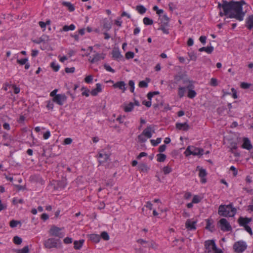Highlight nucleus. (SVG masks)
<instances>
[{
    "label": "nucleus",
    "mask_w": 253,
    "mask_h": 253,
    "mask_svg": "<svg viewBox=\"0 0 253 253\" xmlns=\"http://www.w3.org/2000/svg\"><path fill=\"white\" fill-rule=\"evenodd\" d=\"M246 4L244 0L240 1H227L226 0H222V2H218L217 7L219 9H222L223 13L220 11L219 15L228 16L230 18H235L241 21L243 20L245 15L243 11V5Z\"/></svg>",
    "instance_id": "1"
},
{
    "label": "nucleus",
    "mask_w": 253,
    "mask_h": 253,
    "mask_svg": "<svg viewBox=\"0 0 253 253\" xmlns=\"http://www.w3.org/2000/svg\"><path fill=\"white\" fill-rule=\"evenodd\" d=\"M236 213V209L232 207V204L228 205H221L218 208V213L220 216L233 217Z\"/></svg>",
    "instance_id": "2"
},
{
    "label": "nucleus",
    "mask_w": 253,
    "mask_h": 253,
    "mask_svg": "<svg viewBox=\"0 0 253 253\" xmlns=\"http://www.w3.org/2000/svg\"><path fill=\"white\" fill-rule=\"evenodd\" d=\"M152 133H155L154 126H148L144 129L143 132L138 137V141L140 143H144L147 141V138L152 137Z\"/></svg>",
    "instance_id": "3"
},
{
    "label": "nucleus",
    "mask_w": 253,
    "mask_h": 253,
    "mask_svg": "<svg viewBox=\"0 0 253 253\" xmlns=\"http://www.w3.org/2000/svg\"><path fill=\"white\" fill-rule=\"evenodd\" d=\"M205 253H222L220 249L217 248L213 240H208L205 242Z\"/></svg>",
    "instance_id": "4"
},
{
    "label": "nucleus",
    "mask_w": 253,
    "mask_h": 253,
    "mask_svg": "<svg viewBox=\"0 0 253 253\" xmlns=\"http://www.w3.org/2000/svg\"><path fill=\"white\" fill-rule=\"evenodd\" d=\"M44 246L45 248H60L61 247V242L60 239L54 238H49L44 241Z\"/></svg>",
    "instance_id": "5"
},
{
    "label": "nucleus",
    "mask_w": 253,
    "mask_h": 253,
    "mask_svg": "<svg viewBox=\"0 0 253 253\" xmlns=\"http://www.w3.org/2000/svg\"><path fill=\"white\" fill-rule=\"evenodd\" d=\"M204 150L196 148L193 146H189L186 149L184 154L186 156L190 155L194 156H202L203 155Z\"/></svg>",
    "instance_id": "6"
},
{
    "label": "nucleus",
    "mask_w": 253,
    "mask_h": 253,
    "mask_svg": "<svg viewBox=\"0 0 253 253\" xmlns=\"http://www.w3.org/2000/svg\"><path fill=\"white\" fill-rule=\"evenodd\" d=\"M247 245L246 242L243 241L235 242L233 245V249L237 253H243L247 249Z\"/></svg>",
    "instance_id": "7"
},
{
    "label": "nucleus",
    "mask_w": 253,
    "mask_h": 253,
    "mask_svg": "<svg viewBox=\"0 0 253 253\" xmlns=\"http://www.w3.org/2000/svg\"><path fill=\"white\" fill-rule=\"evenodd\" d=\"M61 228L58 227L55 225L51 226L48 232L50 236H55L59 238H62L64 234L61 232Z\"/></svg>",
    "instance_id": "8"
},
{
    "label": "nucleus",
    "mask_w": 253,
    "mask_h": 253,
    "mask_svg": "<svg viewBox=\"0 0 253 253\" xmlns=\"http://www.w3.org/2000/svg\"><path fill=\"white\" fill-rule=\"evenodd\" d=\"M67 100V96L64 94H58L53 98V102H54L59 105H63Z\"/></svg>",
    "instance_id": "9"
},
{
    "label": "nucleus",
    "mask_w": 253,
    "mask_h": 253,
    "mask_svg": "<svg viewBox=\"0 0 253 253\" xmlns=\"http://www.w3.org/2000/svg\"><path fill=\"white\" fill-rule=\"evenodd\" d=\"M220 229L223 231H229L232 229L231 226L225 218H221L219 220Z\"/></svg>",
    "instance_id": "10"
},
{
    "label": "nucleus",
    "mask_w": 253,
    "mask_h": 253,
    "mask_svg": "<svg viewBox=\"0 0 253 253\" xmlns=\"http://www.w3.org/2000/svg\"><path fill=\"white\" fill-rule=\"evenodd\" d=\"M101 24L103 29H104L106 32L109 31L112 28V22L110 21L107 18L103 19L101 21Z\"/></svg>",
    "instance_id": "11"
},
{
    "label": "nucleus",
    "mask_w": 253,
    "mask_h": 253,
    "mask_svg": "<svg viewBox=\"0 0 253 253\" xmlns=\"http://www.w3.org/2000/svg\"><path fill=\"white\" fill-rule=\"evenodd\" d=\"M104 57L105 54L102 53H95L92 54V57L90 56V60L91 62H97L101 61L102 59H103Z\"/></svg>",
    "instance_id": "12"
},
{
    "label": "nucleus",
    "mask_w": 253,
    "mask_h": 253,
    "mask_svg": "<svg viewBox=\"0 0 253 253\" xmlns=\"http://www.w3.org/2000/svg\"><path fill=\"white\" fill-rule=\"evenodd\" d=\"M194 86L192 84H188L186 86V88L188 89L187 96L190 98H193L196 95V92L193 89Z\"/></svg>",
    "instance_id": "13"
},
{
    "label": "nucleus",
    "mask_w": 253,
    "mask_h": 253,
    "mask_svg": "<svg viewBox=\"0 0 253 253\" xmlns=\"http://www.w3.org/2000/svg\"><path fill=\"white\" fill-rule=\"evenodd\" d=\"M252 220V219L248 217H240L238 220V221L240 226H248L247 224L250 223Z\"/></svg>",
    "instance_id": "14"
},
{
    "label": "nucleus",
    "mask_w": 253,
    "mask_h": 253,
    "mask_svg": "<svg viewBox=\"0 0 253 253\" xmlns=\"http://www.w3.org/2000/svg\"><path fill=\"white\" fill-rule=\"evenodd\" d=\"M197 169H199V176L201 178V182L202 183H205L206 182V179L205 178L207 175V172L205 169L200 168L199 166L197 167Z\"/></svg>",
    "instance_id": "15"
},
{
    "label": "nucleus",
    "mask_w": 253,
    "mask_h": 253,
    "mask_svg": "<svg viewBox=\"0 0 253 253\" xmlns=\"http://www.w3.org/2000/svg\"><path fill=\"white\" fill-rule=\"evenodd\" d=\"M113 58L116 60L117 61H121L124 59V57L121 55V52L119 50H114L112 52Z\"/></svg>",
    "instance_id": "16"
},
{
    "label": "nucleus",
    "mask_w": 253,
    "mask_h": 253,
    "mask_svg": "<svg viewBox=\"0 0 253 253\" xmlns=\"http://www.w3.org/2000/svg\"><path fill=\"white\" fill-rule=\"evenodd\" d=\"M98 158L100 159L98 162L100 164H101L109 159V156L103 151L99 154Z\"/></svg>",
    "instance_id": "17"
},
{
    "label": "nucleus",
    "mask_w": 253,
    "mask_h": 253,
    "mask_svg": "<svg viewBox=\"0 0 253 253\" xmlns=\"http://www.w3.org/2000/svg\"><path fill=\"white\" fill-rule=\"evenodd\" d=\"M176 128L179 130H183L184 131H187L189 129V126L187 123V122H185L184 123H177L176 124Z\"/></svg>",
    "instance_id": "18"
},
{
    "label": "nucleus",
    "mask_w": 253,
    "mask_h": 253,
    "mask_svg": "<svg viewBox=\"0 0 253 253\" xmlns=\"http://www.w3.org/2000/svg\"><path fill=\"white\" fill-rule=\"evenodd\" d=\"M246 26L249 30L253 29V15H250L247 19Z\"/></svg>",
    "instance_id": "19"
},
{
    "label": "nucleus",
    "mask_w": 253,
    "mask_h": 253,
    "mask_svg": "<svg viewBox=\"0 0 253 253\" xmlns=\"http://www.w3.org/2000/svg\"><path fill=\"white\" fill-rule=\"evenodd\" d=\"M196 222V221L191 222L190 219H187L185 223V227L191 230H195L196 229L195 226Z\"/></svg>",
    "instance_id": "20"
},
{
    "label": "nucleus",
    "mask_w": 253,
    "mask_h": 253,
    "mask_svg": "<svg viewBox=\"0 0 253 253\" xmlns=\"http://www.w3.org/2000/svg\"><path fill=\"white\" fill-rule=\"evenodd\" d=\"M242 147L247 150H250L252 148V145L250 140L248 138H244L243 139Z\"/></svg>",
    "instance_id": "21"
},
{
    "label": "nucleus",
    "mask_w": 253,
    "mask_h": 253,
    "mask_svg": "<svg viewBox=\"0 0 253 253\" xmlns=\"http://www.w3.org/2000/svg\"><path fill=\"white\" fill-rule=\"evenodd\" d=\"M126 84L124 81H120L114 84L113 87L114 88H118L124 91L126 89Z\"/></svg>",
    "instance_id": "22"
},
{
    "label": "nucleus",
    "mask_w": 253,
    "mask_h": 253,
    "mask_svg": "<svg viewBox=\"0 0 253 253\" xmlns=\"http://www.w3.org/2000/svg\"><path fill=\"white\" fill-rule=\"evenodd\" d=\"M96 88L93 89L90 92V93L92 96H96L98 94V92H100L102 91L101 84H96Z\"/></svg>",
    "instance_id": "23"
},
{
    "label": "nucleus",
    "mask_w": 253,
    "mask_h": 253,
    "mask_svg": "<svg viewBox=\"0 0 253 253\" xmlns=\"http://www.w3.org/2000/svg\"><path fill=\"white\" fill-rule=\"evenodd\" d=\"M18 56L19 55L18 54H15L13 58L11 59L12 61H13V60H16V62L17 63H26V62L28 61L27 58L19 59L18 58Z\"/></svg>",
    "instance_id": "24"
},
{
    "label": "nucleus",
    "mask_w": 253,
    "mask_h": 253,
    "mask_svg": "<svg viewBox=\"0 0 253 253\" xmlns=\"http://www.w3.org/2000/svg\"><path fill=\"white\" fill-rule=\"evenodd\" d=\"M138 169L143 172H147L149 170V168L146 164L141 163L138 165Z\"/></svg>",
    "instance_id": "25"
},
{
    "label": "nucleus",
    "mask_w": 253,
    "mask_h": 253,
    "mask_svg": "<svg viewBox=\"0 0 253 253\" xmlns=\"http://www.w3.org/2000/svg\"><path fill=\"white\" fill-rule=\"evenodd\" d=\"M214 48L212 46L207 47H202L199 49L200 52L205 51L207 53L210 54L213 51Z\"/></svg>",
    "instance_id": "26"
},
{
    "label": "nucleus",
    "mask_w": 253,
    "mask_h": 253,
    "mask_svg": "<svg viewBox=\"0 0 253 253\" xmlns=\"http://www.w3.org/2000/svg\"><path fill=\"white\" fill-rule=\"evenodd\" d=\"M150 82L149 78H146L145 81H141L139 83V86L141 88H146L148 86V84Z\"/></svg>",
    "instance_id": "27"
},
{
    "label": "nucleus",
    "mask_w": 253,
    "mask_h": 253,
    "mask_svg": "<svg viewBox=\"0 0 253 253\" xmlns=\"http://www.w3.org/2000/svg\"><path fill=\"white\" fill-rule=\"evenodd\" d=\"M84 242V240H80L79 241H75L74 242V247L76 250H79L82 247Z\"/></svg>",
    "instance_id": "28"
},
{
    "label": "nucleus",
    "mask_w": 253,
    "mask_h": 253,
    "mask_svg": "<svg viewBox=\"0 0 253 253\" xmlns=\"http://www.w3.org/2000/svg\"><path fill=\"white\" fill-rule=\"evenodd\" d=\"M184 75V74L179 73L177 75H176L174 79L175 83L180 84L183 78Z\"/></svg>",
    "instance_id": "29"
},
{
    "label": "nucleus",
    "mask_w": 253,
    "mask_h": 253,
    "mask_svg": "<svg viewBox=\"0 0 253 253\" xmlns=\"http://www.w3.org/2000/svg\"><path fill=\"white\" fill-rule=\"evenodd\" d=\"M169 18L166 14L163 15L161 19V25H164V26H169Z\"/></svg>",
    "instance_id": "30"
},
{
    "label": "nucleus",
    "mask_w": 253,
    "mask_h": 253,
    "mask_svg": "<svg viewBox=\"0 0 253 253\" xmlns=\"http://www.w3.org/2000/svg\"><path fill=\"white\" fill-rule=\"evenodd\" d=\"M134 107V104L132 102H130L128 105H125L123 109L126 112H131Z\"/></svg>",
    "instance_id": "31"
},
{
    "label": "nucleus",
    "mask_w": 253,
    "mask_h": 253,
    "mask_svg": "<svg viewBox=\"0 0 253 253\" xmlns=\"http://www.w3.org/2000/svg\"><path fill=\"white\" fill-rule=\"evenodd\" d=\"M206 221L207 223L206 228L212 232L214 228L213 226H211L213 223L212 220L211 219H207Z\"/></svg>",
    "instance_id": "32"
},
{
    "label": "nucleus",
    "mask_w": 253,
    "mask_h": 253,
    "mask_svg": "<svg viewBox=\"0 0 253 253\" xmlns=\"http://www.w3.org/2000/svg\"><path fill=\"white\" fill-rule=\"evenodd\" d=\"M90 239L94 243H98L100 240V236L97 234H91Z\"/></svg>",
    "instance_id": "33"
},
{
    "label": "nucleus",
    "mask_w": 253,
    "mask_h": 253,
    "mask_svg": "<svg viewBox=\"0 0 253 253\" xmlns=\"http://www.w3.org/2000/svg\"><path fill=\"white\" fill-rule=\"evenodd\" d=\"M75 29V26L72 24L69 26L68 25H65L63 28L62 30H61V31H64V32H67L70 30L73 31Z\"/></svg>",
    "instance_id": "34"
},
{
    "label": "nucleus",
    "mask_w": 253,
    "mask_h": 253,
    "mask_svg": "<svg viewBox=\"0 0 253 253\" xmlns=\"http://www.w3.org/2000/svg\"><path fill=\"white\" fill-rule=\"evenodd\" d=\"M230 151L231 153H234L235 156L238 157L239 154L238 153H234L233 150H236L237 148V145L236 143L232 142L230 144Z\"/></svg>",
    "instance_id": "35"
},
{
    "label": "nucleus",
    "mask_w": 253,
    "mask_h": 253,
    "mask_svg": "<svg viewBox=\"0 0 253 253\" xmlns=\"http://www.w3.org/2000/svg\"><path fill=\"white\" fill-rule=\"evenodd\" d=\"M192 84L191 82L190 81V80L188 79L187 75L184 74L180 84H185L187 86V85L189 84Z\"/></svg>",
    "instance_id": "36"
},
{
    "label": "nucleus",
    "mask_w": 253,
    "mask_h": 253,
    "mask_svg": "<svg viewBox=\"0 0 253 253\" xmlns=\"http://www.w3.org/2000/svg\"><path fill=\"white\" fill-rule=\"evenodd\" d=\"M63 4L64 6L67 7L69 11L72 12L75 10V7L71 2H63Z\"/></svg>",
    "instance_id": "37"
},
{
    "label": "nucleus",
    "mask_w": 253,
    "mask_h": 253,
    "mask_svg": "<svg viewBox=\"0 0 253 253\" xmlns=\"http://www.w3.org/2000/svg\"><path fill=\"white\" fill-rule=\"evenodd\" d=\"M136 9L141 14H144L146 11V8L142 5H137Z\"/></svg>",
    "instance_id": "38"
},
{
    "label": "nucleus",
    "mask_w": 253,
    "mask_h": 253,
    "mask_svg": "<svg viewBox=\"0 0 253 253\" xmlns=\"http://www.w3.org/2000/svg\"><path fill=\"white\" fill-rule=\"evenodd\" d=\"M157 161L159 162H163L166 160V155L164 154H159L157 155Z\"/></svg>",
    "instance_id": "39"
},
{
    "label": "nucleus",
    "mask_w": 253,
    "mask_h": 253,
    "mask_svg": "<svg viewBox=\"0 0 253 253\" xmlns=\"http://www.w3.org/2000/svg\"><path fill=\"white\" fill-rule=\"evenodd\" d=\"M186 88V87H185L181 86H179L178 88V95L180 98L182 97L184 95Z\"/></svg>",
    "instance_id": "40"
},
{
    "label": "nucleus",
    "mask_w": 253,
    "mask_h": 253,
    "mask_svg": "<svg viewBox=\"0 0 253 253\" xmlns=\"http://www.w3.org/2000/svg\"><path fill=\"white\" fill-rule=\"evenodd\" d=\"M67 184L66 179L65 178L63 179L62 180L58 182V186L60 188H64Z\"/></svg>",
    "instance_id": "41"
},
{
    "label": "nucleus",
    "mask_w": 253,
    "mask_h": 253,
    "mask_svg": "<svg viewBox=\"0 0 253 253\" xmlns=\"http://www.w3.org/2000/svg\"><path fill=\"white\" fill-rule=\"evenodd\" d=\"M143 21L144 24L146 25H151L153 23V20L148 17L144 18Z\"/></svg>",
    "instance_id": "42"
},
{
    "label": "nucleus",
    "mask_w": 253,
    "mask_h": 253,
    "mask_svg": "<svg viewBox=\"0 0 253 253\" xmlns=\"http://www.w3.org/2000/svg\"><path fill=\"white\" fill-rule=\"evenodd\" d=\"M168 26H164V25H161L160 28L158 29V30H161L163 31V33L166 34H169V30L168 29H167L166 27Z\"/></svg>",
    "instance_id": "43"
},
{
    "label": "nucleus",
    "mask_w": 253,
    "mask_h": 253,
    "mask_svg": "<svg viewBox=\"0 0 253 253\" xmlns=\"http://www.w3.org/2000/svg\"><path fill=\"white\" fill-rule=\"evenodd\" d=\"M100 236V238H102L105 241H108L109 240V236L108 233L106 231H103L101 233Z\"/></svg>",
    "instance_id": "44"
},
{
    "label": "nucleus",
    "mask_w": 253,
    "mask_h": 253,
    "mask_svg": "<svg viewBox=\"0 0 253 253\" xmlns=\"http://www.w3.org/2000/svg\"><path fill=\"white\" fill-rule=\"evenodd\" d=\"M188 57L189 60L195 61L197 59V56L196 54L193 52H190L188 53Z\"/></svg>",
    "instance_id": "45"
},
{
    "label": "nucleus",
    "mask_w": 253,
    "mask_h": 253,
    "mask_svg": "<svg viewBox=\"0 0 253 253\" xmlns=\"http://www.w3.org/2000/svg\"><path fill=\"white\" fill-rule=\"evenodd\" d=\"M161 138H158L156 140L151 139L150 141L152 145L156 146L161 143Z\"/></svg>",
    "instance_id": "46"
},
{
    "label": "nucleus",
    "mask_w": 253,
    "mask_h": 253,
    "mask_svg": "<svg viewBox=\"0 0 253 253\" xmlns=\"http://www.w3.org/2000/svg\"><path fill=\"white\" fill-rule=\"evenodd\" d=\"M22 242V238L16 236L13 238V242L16 245H20Z\"/></svg>",
    "instance_id": "47"
},
{
    "label": "nucleus",
    "mask_w": 253,
    "mask_h": 253,
    "mask_svg": "<svg viewBox=\"0 0 253 253\" xmlns=\"http://www.w3.org/2000/svg\"><path fill=\"white\" fill-rule=\"evenodd\" d=\"M20 222L19 221L12 220L9 223L10 226L11 228H14L17 226L18 224H20Z\"/></svg>",
    "instance_id": "48"
},
{
    "label": "nucleus",
    "mask_w": 253,
    "mask_h": 253,
    "mask_svg": "<svg viewBox=\"0 0 253 253\" xmlns=\"http://www.w3.org/2000/svg\"><path fill=\"white\" fill-rule=\"evenodd\" d=\"M251 84L245 82H242L241 84V87L243 89H248L251 86Z\"/></svg>",
    "instance_id": "49"
},
{
    "label": "nucleus",
    "mask_w": 253,
    "mask_h": 253,
    "mask_svg": "<svg viewBox=\"0 0 253 253\" xmlns=\"http://www.w3.org/2000/svg\"><path fill=\"white\" fill-rule=\"evenodd\" d=\"M29 252L28 246L24 247L21 250H19L17 253H28Z\"/></svg>",
    "instance_id": "50"
},
{
    "label": "nucleus",
    "mask_w": 253,
    "mask_h": 253,
    "mask_svg": "<svg viewBox=\"0 0 253 253\" xmlns=\"http://www.w3.org/2000/svg\"><path fill=\"white\" fill-rule=\"evenodd\" d=\"M134 54L133 52L128 51L126 53L125 57L126 59H132L134 57Z\"/></svg>",
    "instance_id": "51"
},
{
    "label": "nucleus",
    "mask_w": 253,
    "mask_h": 253,
    "mask_svg": "<svg viewBox=\"0 0 253 253\" xmlns=\"http://www.w3.org/2000/svg\"><path fill=\"white\" fill-rule=\"evenodd\" d=\"M163 171L165 174H168L171 171V169L169 166H166L163 168Z\"/></svg>",
    "instance_id": "52"
},
{
    "label": "nucleus",
    "mask_w": 253,
    "mask_h": 253,
    "mask_svg": "<svg viewBox=\"0 0 253 253\" xmlns=\"http://www.w3.org/2000/svg\"><path fill=\"white\" fill-rule=\"evenodd\" d=\"M210 85L212 86H216L218 85L217 80L215 78H211L210 82Z\"/></svg>",
    "instance_id": "53"
},
{
    "label": "nucleus",
    "mask_w": 253,
    "mask_h": 253,
    "mask_svg": "<svg viewBox=\"0 0 253 253\" xmlns=\"http://www.w3.org/2000/svg\"><path fill=\"white\" fill-rule=\"evenodd\" d=\"M128 84L130 86V91L131 92H133L134 90V82L132 80H130Z\"/></svg>",
    "instance_id": "54"
},
{
    "label": "nucleus",
    "mask_w": 253,
    "mask_h": 253,
    "mask_svg": "<svg viewBox=\"0 0 253 253\" xmlns=\"http://www.w3.org/2000/svg\"><path fill=\"white\" fill-rule=\"evenodd\" d=\"M75 71V67H71V68H68V67H66L65 68V71L66 73H74Z\"/></svg>",
    "instance_id": "55"
},
{
    "label": "nucleus",
    "mask_w": 253,
    "mask_h": 253,
    "mask_svg": "<svg viewBox=\"0 0 253 253\" xmlns=\"http://www.w3.org/2000/svg\"><path fill=\"white\" fill-rule=\"evenodd\" d=\"M153 10L156 11L157 14L158 15H160L164 12V10L163 9H159L157 6H154L153 8Z\"/></svg>",
    "instance_id": "56"
},
{
    "label": "nucleus",
    "mask_w": 253,
    "mask_h": 253,
    "mask_svg": "<svg viewBox=\"0 0 253 253\" xmlns=\"http://www.w3.org/2000/svg\"><path fill=\"white\" fill-rule=\"evenodd\" d=\"M114 23L115 25H116L118 27H121L122 24V21L121 20V18L119 17L117 19L115 20Z\"/></svg>",
    "instance_id": "57"
},
{
    "label": "nucleus",
    "mask_w": 253,
    "mask_h": 253,
    "mask_svg": "<svg viewBox=\"0 0 253 253\" xmlns=\"http://www.w3.org/2000/svg\"><path fill=\"white\" fill-rule=\"evenodd\" d=\"M93 77L91 75L86 76L84 79V81L88 84H89L92 82Z\"/></svg>",
    "instance_id": "58"
},
{
    "label": "nucleus",
    "mask_w": 253,
    "mask_h": 253,
    "mask_svg": "<svg viewBox=\"0 0 253 253\" xmlns=\"http://www.w3.org/2000/svg\"><path fill=\"white\" fill-rule=\"evenodd\" d=\"M84 89V91L82 92V95H84V96H85L86 97H88L89 96V90L87 89H86L84 87H83L82 88V90H83Z\"/></svg>",
    "instance_id": "59"
},
{
    "label": "nucleus",
    "mask_w": 253,
    "mask_h": 253,
    "mask_svg": "<svg viewBox=\"0 0 253 253\" xmlns=\"http://www.w3.org/2000/svg\"><path fill=\"white\" fill-rule=\"evenodd\" d=\"M207 37L205 36H202L199 38V41L203 44L205 45L206 42Z\"/></svg>",
    "instance_id": "60"
},
{
    "label": "nucleus",
    "mask_w": 253,
    "mask_h": 253,
    "mask_svg": "<svg viewBox=\"0 0 253 253\" xmlns=\"http://www.w3.org/2000/svg\"><path fill=\"white\" fill-rule=\"evenodd\" d=\"M50 67L55 72L58 71L60 68V66L58 64H50Z\"/></svg>",
    "instance_id": "61"
},
{
    "label": "nucleus",
    "mask_w": 253,
    "mask_h": 253,
    "mask_svg": "<svg viewBox=\"0 0 253 253\" xmlns=\"http://www.w3.org/2000/svg\"><path fill=\"white\" fill-rule=\"evenodd\" d=\"M104 67L108 71L111 72L112 73H114L115 72L114 70L107 64H104Z\"/></svg>",
    "instance_id": "62"
},
{
    "label": "nucleus",
    "mask_w": 253,
    "mask_h": 253,
    "mask_svg": "<svg viewBox=\"0 0 253 253\" xmlns=\"http://www.w3.org/2000/svg\"><path fill=\"white\" fill-rule=\"evenodd\" d=\"M53 107H54V104H53V101H52V102H51V101H48L47 102V105H46V107H47L48 109H53Z\"/></svg>",
    "instance_id": "63"
},
{
    "label": "nucleus",
    "mask_w": 253,
    "mask_h": 253,
    "mask_svg": "<svg viewBox=\"0 0 253 253\" xmlns=\"http://www.w3.org/2000/svg\"><path fill=\"white\" fill-rule=\"evenodd\" d=\"M200 202V199H199V197L197 195H195L192 199V203H198Z\"/></svg>",
    "instance_id": "64"
}]
</instances>
